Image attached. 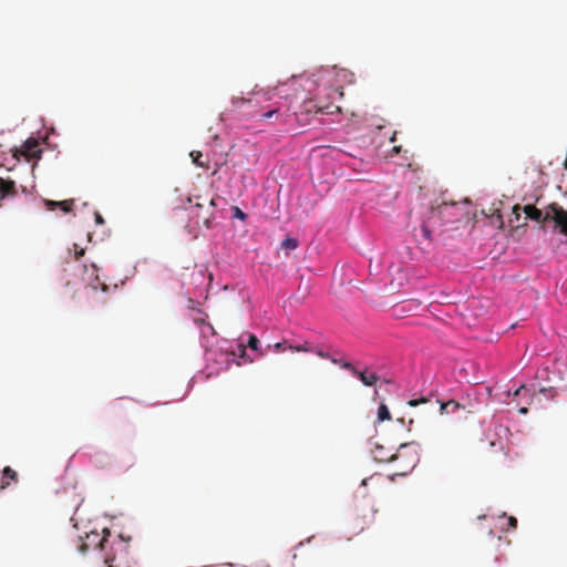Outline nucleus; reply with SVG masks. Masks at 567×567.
Segmentation results:
<instances>
[{"label":"nucleus","mask_w":567,"mask_h":567,"mask_svg":"<svg viewBox=\"0 0 567 567\" xmlns=\"http://www.w3.org/2000/svg\"><path fill=\"white\" fill-rule=\"evenodd\" d=\"M461 408L460 403L450 400L447 402L441 403L440 410L442 414H450L456 412Z\"/></svg>","instance_id":"nucleus-16"},{"label":"nucleus","mask_w":567,"mask_h":567,"mask_svg":"<svg viewBox=\"0 0 567 567\" xmlns=\"http://www.w3.org/2000/svg\"><path fill=\"white\" fill-rule=\"evenodd\" d=\"M239 350H240V352H241L243 354L246 352V348H245L243 344H241V346H239Z\"/></svg>","instance_id":"nucleus-36"},{"label":"nucleus","mask_w":567,"mask_h":567,"mask_svg":"<svg viewBox=\"0 0 567 567\" xmlns=\"http://www.w3.org/2000/svg\"><path fill=\"white\" fill-rule=\"evenodd\" d=\"M215 199L212 198L206 203H195L189 206V214L197 226L210 228L214 218Z\"/></svg>","instance_id":"nucleus-4"},{"label":"nucleus","mask_w":567,"mask_h":567,"mask_svg":"<svg viewBox=\"0 0 567 567\" xmlns=\"http://www.w3.org/2000/svg\"><path fill=\"white\" fill-rule=\"evenodd\" d=\"M316 353H317L320 358H324V359L329 358L328 353L323 352V351H322V350H320V349H318V350L316 351Z\"/></svg>","instance_id":"nucleus-32"},{"label":"nucleus","mask_w":567,"mask_h":567,"mask_svg":"<svg viewBox=\"0 0 567 567\" xmlns=\"http://www.w3.org/2000/svg\"><path fill=\"white\" fill-rule=\"evenodd\" d=\"M16 195V184L11 179L0 178V198Z\"/></svg>","instance_id":"nucleus-11"},{"label":"nucleus","mask_w":567,"mask_h":567,"mask_svg":"<svg viewBox=\"0 0 567 567\" xmlns=\"http://www.w3.org/2000/svg\"><path fill=\"white\" fill-rule=\"evenodd\" d=\"M281 247L287 250H293L298 247V240L292 237H287L282 240Z\"/></svg>","instance_id":"nucleus-20"},{"label":"nucleus","mask_w":567,"mask_h":567,"mask_svg":"<svg viewBox=\"0 0 567 567\" xmlns=\"http://www.w3.org/2000/svg\"><path fill=\"white\" fill-rule=\"evenodd\" d=\"M396 140V132H393L392 136L390 137V142H395Z\"/></svg>","instance_id":"nucleus-35"},{"label":"nucleus","mask_w":567,"mask_h":567,"mask_svg":"<svg viewBox=\"0 0 567 567\" xmlns=\"http://www.w3.org/2000/svg\"><path fill=\"white\" fill-rule=\"evenodd\" d=\"M10 481L17 482L18 474L10 466H6L2 471V477L0 483V489H4L10 485Z\"/></svg>","instance_id":"nucleus-12"},{"label":"nucleus","mask_w":567,"mask_h":567,"mask_svg":"<svg viewBox=\"0 0 567 567\" xmlns=\"http://www.w3.org/2000/svg\"><path fill=\"white\" fill-rule=\"evenodd\" d=\"M391 419V414H390V411L388 409V406L385 404H380L379 409H378V420L380 422H383V421H386V420H390Z\"/></svg>","instance_id":"nucleus-19"},{"label":"nucleus","mask_w":567,"mask_h":567,"mask_svg":"<svg viewBox=\"0 0 567 567\" xmlns=\"http://www.w3.org/2000/svg\"><path fill=\"white\" fill-rule=\"evenodd\" d=\"M355 377H358L360 381L367 386L375 384V382L379 380V377L374 372L369 371L368 369H364L363 371H358Z\"/></svg>","instance_id":"nucleus-13"},{"label":"nucleus","mask_w":567,"mask_h":567,"mask_svg":"<svg viewBox=\"0 0 567 567\" xmlns=\"http://www.w3.org/2000/svg\"><path fill=\"white\" fill-rule=\"evenodd\" d=\"M40 152L38 140L30 137L22 144L21 148L14 147L12 150V156L17 161L20 159V156L30 161L31 158L38 157Z\"/></svg>","instance_id":"nucleus-8"},{"label":"nucleus","mask_w":567,"mask_h":567,"mask_svg":"<svg viewBox=\"0 0 567 567\" xmlns=\"http://www.w3.org/2000/svg\"><path fill=\"white\" fill-rule=\"evenodd\" d=\"M427 402H429V400H427V399H425V398H421V399H419V400H410V401L408 402V404H409L410 406H417V405H419V404H421V403H427Z\"/></svg>","instance_id":"nucleus-25"},{"label":"nucleus","mask_w":567,"mask_h":567,"mask_svg":"<svg viewBox=\"0 0 567 567\" xmlns=\"http://www.w3.org/2000/svg\"><path fill=\"white\" fill-rule=\"evenodd\" d=\"M110 532L103 530V535L97 532H91L85 535V538L79 537L76 548L80 553L85 554L91 547L103 549L107 543Z\"/></svg>","instance_id":"nucleus-6"},{"label":"nucleus","mask_w":567,"mask_h":567,"mask_svg":"<svg viewBox=\"0 0 567 567\" xmlns=\"http://www.w3.org/2000/svg\"><path fill=\"white\" fill-rule=\"evenodd\" d=\"M395 475H406L419 463V455L415 449L410 444H401L394 453L392 460Z\"/></svg>","instance_id":"nucleus-3"},{"label":"nucleus","mask_w":567,"mask_h":567,"mask_svg":"<svg viewBox=\"0 0 567 567\" xmlns=\"http://www.w3.org/2000/svg\"><path fill=\"white\" fill-rule=\"evenodd\" d=\"M289 349L292 350V351H298V352H300V351H302V352H310V351H312V348L310 347V344L308 342H305L303 344L297 346V347L290 346Z\"/></svg>","instance_id":"nucleus-21"},{"label":"nucleus","mask_w":567,"mask_h":567,"mask_svg":"<svg viewBox=\"0 0 567 567\" xmlns=\"http://www.w3.org/2000/svg\"><path fill=\"white\" fill-rule=\"evenodd\" d=\"M529 393V390L525 386V385H520L515 392H514V395L515 396H518V395H522V394H528Z\"/></svg>","instance_id":"nucleus-26"},{"label":"nucleus","mask_w":567,"mask_h":567,"mask_svg":"<svg viewBox=\"0 0 567 567\" xmlns=\"http://www.w3.org/2000/svg\"><path fill=\"white\" fill-rule=\"evenodd\" d=\"M339 111V106H336L333 104H321L320 102L316 100H307L305 101L300 106L299 111H293L292 114L296 116L297 121L301 122L302 115L308 114H317V113H326V114H332L334 111Z\"/></svg>","instance_id":"nucleus-5"},{"label":"nucleus","mask_w":567,"mask_h":567,"mask_svg":"<svg viewBox=\"0 0 567 567\" xmlns=\"http://www.w3.org/2000/svg\"><path fill=\"white\" fill-rule=\"evenodd\" d=\"M520 210H522V208H520V206H519V205H515V206L513 207V215L515 216V219H516V220H519V217H520Z\"/></svg>","instance_id":"nucleus-27"},{"label":"nucleus","mask_w":567,"mask_h":567,"mask_svg":"<svg viewBox=\"0 0 567 567\" xmlns=\"http://www.w3.org/2000/svg\"><path fill=\"white\" fill-rule=\"evenodd\" d=\"M526 217L538 223H546L553 220L555 223L556 228H559V231L567 236V210H565L561 206L556 203L548 205L545 213L535 207L534 205H526L523 208Z\"/></svg>","instance_id":"nucleus-2"},{"label":"nucleus","mask_w":567,"mask_h":567,"mask_svg":"<svg viewBox=\"0 0 567 567\" xmlns=\"http://www.w3.org/2000/svg\"><path fill=\"white\" fill-rule=\"evenodd\" d=\"M402 147L401 146H393L392 148V153L393 154H399L401 152Z\"/></svg>","instance_id":"nucleus-33"},{"label":"nucleus","mask_w":567,"mask_h":567,"mask_svg":"<svg viewBox=\"0 0 567 567\" xmlns=\"http://www.w3.org/2000/svg\"><path fill=\"white\" fill-rule=\"evenodd\" d=\"M285 349H286L285 348V343L278 342V343L275 344V350L277 352L285 351Z\"/></svg>","instance_id":"nucleus-31"},{"label":"nucleus","mask_w":567,"mask_h":567,"mask_svg":"<svg viewBox=\"0 0 567 567\" xmlns=\"http://www.w3.org/2000/svg\"><path fill=\"white\" fill-rule=\"evenodd\" d=\"M434 208L435 206H432L429 213L427 218L422 223L421 231L425 239H431L433 230L444 224L443 219H439V217H434Z\"/></svg>","instance_id":"nucleus-9"},{"label":"nucleus","mask_w":567,"mask_h":567,"mask_svg":"<svg viewBox=\"0 0 567 567\" xmlns=\"http://www.w3.org/2000/svg\"><path fill=\"white\" fill-rule=\"evenodd\" d=\"M258 343H259V340L256 336L254 334H250L249 336V339H248V347L252 350H257L258 349Z\"/></svg>","instance_id":"nucleus-22"},{"label":"nucleus","mask_w":567,"mask_h":567,"mask_svg":"<svg viewBox=\"0 0 567 567\" xmlns=\"http://www.w3.org/2000/svg\"><path fill=\"white\" fill-rule=\"evenodd\" d=\"M233 212H234L233 216L236 218H239L241 220H245L247 218V215L237 206H235L233 208Z\"/></svg>","instance_id":"nucleus-23"},{"label":"nucleus","mask_w":567,"mask_h":567,"mask_svg":"<svg viewBox=\"0 0 567 567\" xmlns=\"http://www.w3.org/2000/svg\"><path fill=\"white\" fill-rule=\"evenodd\" d=\"M375 514L377 509H370L367 514L362 515V522H357L358 532H363L365 528H369L374 523Z\"/></svg>","instance_id":"nucleus-14"},{"label":"nucleus","mask_w":567,"mask_h":567,"mask_svg":"<svg viewBox=\"0 0 567 567\" xmlns=\"http://www.w3.org/2000/svg\"><path fill=\"white\" fill-rule=\"evenodd\" d=\"M528 412L527 408L523 406L519 409L520 414H526Z\"/></svg>","instance_id":"nucleus-34"},{"label":"nucleus","mask_w":567,"mask_h":567,"mask_svg":"<svg viewBox=\"0 0 567 567\" xmlns=\"http://www.w3.org/2000/svg\"><path fill=\"white\" fill-rule=\"evenodd\" d=\"M74 200H61V202H54V200H45V206L48 209L53 210L55 207L61 208L64 213H70L72 210Z\"/></svg>","instance_id":"nucleus-15"},{"label":"nucleus","mask_w":567,"mask_h":567,"mask_svg":"<svg viewBox=\"0 0 567 567\" xmlns=\"http://www.w3.org/2000/svg\"><path fill=\"white\" fill-rule=\"evenodd\" d=\"M189 156L192 157V161L193 163L198 166V167H202V168H208L209 165H208V162L207 161H203V154L202 152L199 151H192Z\"/></svg>","instance_id":"nucleus-18"},{"label":"nucleus","mask_w":567,"mask_h":567,"mask_svg":"<svg viewBox=\"0 0 567 567\" xmlns=\"http://www.w3.org/2000/svg\"><path fill=\"white\" fill-rule=\"evenodd\" d=\"M74 248H75V259H80V257H82L84 255V249L81 248L80 250H78V245H74Z\"/></svg>","instance_id":"nucleus-30"},{"label":"nucleus","mask_w":567,"mask_h":567,"mask_svg":"<svg viewBox=\"0 0 567 567\" xmlns=\"http://www.w3.org/2000/svg\"><path fill=\"white\" fill-rule=\"evenodd\" d=\"M256 104L252 99L235 96L230 101L229 112L243 113L247 117H260L261 121L274 120L275 123H287L290 117V109L284 103H276V106L269 110H255Z\"/></svg>","instance_id":"nucleus-1"},{"label":"nucleus","mask_w":567,"mask_h":567,"mask_svg":"<svg viewBox=\"0 0 567 567\" xmlns=\"http://www.w3.org/2000/svg\"><path fill=\"white\" fill-rule=\"evenodd\" d=\"M373 457L378 462H391L394 457V453H392L390 450L384 449L381 445H375L374 450L372 451Z\"/></svg>","instance_id":"nucleus-10"},{"label":"nucleus","mask_w":567,"mask_h":567,"mask_svg":"<svg viewBox=\"0 0 567 567\" xmlns=\"http://www.w3.org/2000/svg\"><path fill=\"white\" fill-rule=\"evenodd\" d=\"M341 368L350 371L353 375H355L358 373L359 370H357L352 363L348 362V361H344L341 363Z\"/></svg>","instance_id":"nucleus-24"},{"label":"nucleus","mask_w":567,"mask_h":567,"mask_svg":"<svg viewBox=\"0 0 567 567\" xmlns=\"http://www.w3.org/2000/svg\"><path fill=\"white\" fill-rule=\"evenodd\" d=\"M94 217H95L96 224H101V225L104 224V219H103L102 215L99 212L94 213Z\"/></svg>","instance_id":"nucleus-29"},{"label":"nucleus","mask_w":567,"mask_h":567,"mask_svg":"<svg viewBox=\"0 0 567 567\" xmlns=\"http://www.w3.org/2000/svg\"><path fill=\"white\" fill-rule=\"evenodd\" d=\"M90 270H91L92 276L94 277L93 281H90V286H91L94 290H96V289H97V285H100V286H101V289H102L103 291H107V289H109L107 285H106V284H103V282H102V284H100L99 276L96 275L97 269H96V266H95L94 264H92V265L90 266Z\"/></svg>","instance_id":"nucleus-17"},{"label":"nucleus","mask_w":567,"mask_h":567,"mask_svg":"<svg viewBox=\"0 0 567 567\" xmlns=\"http://www.w3.org/2000/svg\"><path fill=\"white\" fill-rule=\"evenodd\" d=\"M508 527L509 528H516L517 527V519L513 516L508 517Z\"/></svg>","instance_id":"nucleus-28"},{"label":"nucleus","mask_w":567,"mask_h":567,"mask_svg":"<svg viewBox=\"0 0 567 567\" xmlns=\"http://www.w3.org/2000/svg\"><path fill=\"white\" fill-rule=\"evenodd\" d=\"M458 204L457 203H446L443 202L435 206L434 208V217H439V219H443L444 223H452L458 219Z\"/></svg>","instance_id":"nucleus-7"}]
</instances>
